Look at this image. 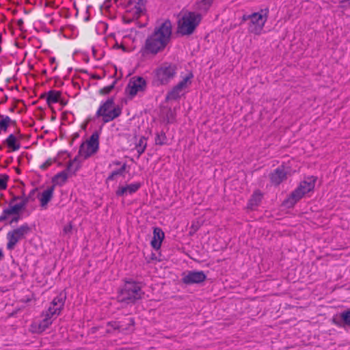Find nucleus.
<instances>
[{"label":"nucleus","instance_id":"f257e3e1","mask_svg":"<svg viewBox=\"0 0 350 350\" xmlns=\"http://www.w3.org/2000/svg\"><path fill=\"white\" fill-rule=\"evenodd\" d=\"M172 26L170 20L166 19L156 26L152 33L148 36L140 50L143 57L148 55H156L166 48L171 40Z\"/></svg>","mask_w":350,"mask_h":350},{"label":"nucleus","instance_id":"f03ea898","mask_svg":"<svg viewBox=\"0 0 350 350\" xmlns=\"http://www.w3.org/2000/svg\"><path fill=\"white\" fill-rule=\"evenodd\" d=\"M144 293L140 283L131 280L126 281L118 296L119 302L133 304L142 299Z\"/></svg>","mask_w":350,"mask_h":350},{"label":"nucleus","instance_id":"7ed1b4c3","mask_svg":"<svg viewBox=\"0 0 350 350\" xmlns=\"http://www.w3.org/2000/svg\"><path fill=\"white\" fill-rule=\"evenodd\" d=\"M202 19L201 14L195 12H187L178 23V31L183 36L193 33Z\"/></svg>","mask_w":350,"mask_h":350},{"label":"nucleus","instance_id":"20e7f679","mask_svg":"<svg viewBox=\"0 0 350 350\" xmlns=\"http://www.w3.org/2000/svg\"><path fill=\"white\" fill-rule=\"evenodd\" d=\"M121 113L122 108L119 105H115L114 97L111 96L101 103L95 116L102 117L103 123H107L119 117Z\"/></svg>","mask_w":350,"mask_h":350},{"label":"nucleus","instance_id":"39448f33","mask_svg":"<svg viewBox=\"0 0 350 350\" xmlns=\"http://www.w3.org/2000/svg\"><path fill=\"white\" fill-rule=\"evenodd\" d=\"M176 70L175 64L164 62L153 71L152 85L158 87L167 85L175 77Z\"/></svg>","mask_w":350,"mask_h":350},{"label":"nucleus","instance_id":"423d86ee","mask_svg":"<svg viewBox=\"0 0 350 350\" xmlns=\"http://www.w3.org/2000/svg\"><path fill=\"white\" fill-rule=\"evenodd\" d=\"M316 178L314 176L308 177L306 180L301 182L299 187L295 189L286 200V204L289 206L294 205L303 196L312 191L315 185Z\"/></svg>","mask_w":350,"mask_h":350},{"label":"nucleus","instance_id":"0eeeda50","mask_svg":"<svg viewBox=\"0 0 350 350\" xmlns=\"http://www.w3.org/2000/svg\"><path fill=\"white\" fill-rule=\"evenodd\" d=\"M31 231V228L27 224H24L21 226L9 231L7 233L6 238L8 243L6 245L7 250H13L16 244L25 238L26 235Z\"/></svg>","mask_w":350,"mask_h":350},{"label":"nucleus","instance_id":"6e6552de","mask_svg":"<svg viewBox=\"0 0 350 350\" xmlns=\"http://www.w3.org/2000/svg\"><path fill=\"white\" fill-rule=\"evenodd\" d=\"M269 9L261 10L260 12L251 14V19L248 23V30L255 35H260L267 21Z\"/></svg>","mask_w":350,"mask_h":350},{"label":"nucleus","instance_id":"1a4fd4ad","mask_svg":"<svg viewBox=\"0 0 350 350\" xmlns=\"http://www.w3.org/2000/svg\"><path fill=\"white\" fill-rule=\"evenodd\" d=\"M146 81L142 77H133L130 80L125 88V92L132 99L139 92H144L146 89Z\"/></svg>","mask_w":350,"mask_h":350},{"label":"nucleus","instance_id":"9d476101","mask_svg":"<svg viewBox=\"0 0 350 350\" xmlns=\"http://www.w3.org/2000/svg\"><path fill=\"white\" fill-rule=\"evenodd\" d=\"M99 148V133L96 131L79 146L77 153H96Z\"/></svg>","mask_w":350,"mask_h":350},{"label":"nucleus","instance_id":"9b49d317","mask_svg":"<svg viewBox=\"0 0 350 350\" xmlns=\"http://www.w3.org/2000/svg\"><path fill=\"white\" fill-rule=\"evenodd\" d=\"M206 275L203 271H189L184 274L182 281L184 284L190 285L203 282Z\"/></svg>","mask_w":350,"mask_h":350},{"label":"nucleus","instance_id":"f8f14e48","mask_svg":"<svg viewBox=\"0 0 350 350\" xmlns=\"http://www.w3.org/2000/svg\"><path fill=\"white\" fill-rule=\"evenodd\" d=\"M129 322L126 327H124L120 322L118 321H109L107 323V327L109 328L106 330V332L108 334L111 333L113 331L118 330L120 332H124L125 331L129 332L132 330L133 327L134 326L135 321L133 318L129 319Z\"/></svg>","mask_w":350,"mask_h":350},{"label":"nucleus","instance_id":"ddd939ff","mask_svg":"<svg viewBox=\"0 0 350 350\" xmlns=\"http://www.w3.org/2000/svg\"><path fill=\"white\" fill-rule=\"evenodd\" d=\"M65 301L66 296H63L60 294L52 300L47 310H51L53 314L59 316L64 308Z\"/></svg>","mask_w":350,"mask_h":350},{"label":"nucleus","instance_id":"4468645a","mask_svg":"<svg viewBox=\"0 0 350 350\" xmlns=\"http://www.w3.org/2000/svg\"><path fill=\"white\" fill-rule=\"evenodd\" d=\"M142 187L141 183H134L126 186H120L116 191L117 196H125L137 192Z\"/></svg>","mask_w":350,"mask_h":350},{"label":"nucleus","instance_id":"2eb2a0df","mask_svg":"<svg viewBox=\"0 0 350 350\" xmlns=\"http://www.w3.org/2000/svg\"><path fill=\"white\" fill-rule=\"evenodd\" d=\"M91 155L77 154L73 159H70L66 170L70 173L75 174L80 168L82 160L88 159Z\"/></svg>","mask_w":350,"mask_h":350},{"label":"nucleus","instance_id":"dca6fc26","mask_svg":"<svg viewBox=\"0 0 350 350\" xmlns=\"http://www.w3.org/2000/svg\"><path fill=\"white\" fill-rule=\"evenodd\" d=\"M335 325L339 327H350V310L343 311L333 319Z\"/></svg>","mask_w":350,"mask_h":350},{"label":"nucleus","instance_id":"f3484780","mask_svg":"<svg viewBox=\"0 0 350 350\" xmlns=\"http://www.w3.org/2000/svg\"><path fill=\"white\" fill-rule=\"evenodd\" d=\"M62 96V92L55 91V90H50L47 93H44L41 94L40 98H44L46 96V103L49 107H51V105L53 103H57L60 100V96Z\"/></svg>","mask_w":350,"mask_h":350},{"label":"nucleus","instance_id":"a211bd4d","mask_svg":"<svg viewBox=\"0 0 350 350\" xmlns=\"http://www.w3.org/2000/svg\"><path fill=\"white\" fill-rule=\"evenodd\" d=\"M270 178L273 184L278 185L286 178V172L283 167H279L271 174Z\"/></svg>","mask_w":350,"mask_h":350},{"label":"nucleus","instance_id":"6ab92c4d","mask_svg":"<svg viewBox=\"0 0 350 350\" xmlns=\"http://www.w3.org/2000/svg\"><path fill=\"white\" fill-rule=\"evenodd\" d=\"M164 239V232L160 228H154L153 230V238L151 241V246L155 249L159 250L161 247V243Z\"/></svg>","mask_w":350,"mask_h":350},{"label":"nucleus","instance_id":"aec40b11","mask_svg":"<svg viewBox=\"0 0 350 350\" xmlns=\"http://www.w3.org/2000/svg\"><path fill=\"white\" fill-rule=\"evenodd\" d=\"M54 186H51L44 190L40 195V202L42 208H46L48 203L51 200L53 196Z\"/></svg>","mask_w":350,"mask_h":350},{"label":"nucleus","instance_id":"412c9836","mask_svg":"<svg viewBox=\"0 0 350 350\" xmlns=\"http://www.w3.org/2000/svg\"><path fill=\"white\" fill-rule=\"evenodd\" d=\"M68 178V171L66 170H63L56 175H55L52 178V183L53 184V186H62L67 181Z\"/></svg>","mask_w":350,"mask_h":350},{"label":"nucleus","instance_id":"4be33fe9","mask_svg":"<svg viewBox=\"0 0 350 350\" xmlns=\"http://www.w3.org/2000/svg\"><path fill=\"white\" fill-rule=\"evenodd\" d=\"M261 200V192L259 190L255 191L248 201L247 208L251 210L255 209L260 204Z\"/></svg>","mask_w":350,"mask_h":350},{"label":"nucleus","instance_id":"5701e85b","mask_svg":"<svg viewBox=\"0 0 350 350\" xmlns=\"http://www.w3.org/2000/svg\"><path fill=\"white\" fill-rule=\"evenodd\" d=\"M4 144L10 150V151H16L20 148V143L14 134H10L5 140Z\"/></svg>","mask_w":350,"mask_h":350},{"label":"nucleus","instance_id":"b1692460","mask_svg":"<svg viewBox=\"0 0 350 350\" xmlns=\"http://www.w3.org/2000/svg\"><path fill=\"white\" fill-rule=\"evenodd\" d=\"M133 5V2L131 0H129L126 5V15H124L122 18L123 22L125 24H130L133 21L137 20L139 17H135V12H130L131 10V8H130L131 6Z\"/></svg>","mask_w":350,"mask_h":350},{"label":"nucleus","instance_id":"393cba45","mask_svg":"<svg viewBox=\"0 0 350 350\" xmlns=\"http://www.w3.org/2000/svg\"><path fill=\"white\" fill-rule=\"evenodd\" d=\"M146 1L144 0H136L133 7L131 6V10L130 12H135V17H140L145 9Z\"/></svg>","mask_w":350,"mask_h":350},{"label":"nucleus","instance_id":"a878e982","mask_svg":"<svg viewBox=\"0 0 350 350\" xmlns=\"http://www.w3.org/2000/svg\"><path fill=\"white\" fill-rule=\"evenodd\" d=\"M126 163H124L122 165L120 168L113 170L111 172V173L109 175V176L106 179V182L108 183L111 180H113L116 179L118 176H124V173L126 170Z\"/></svg>","mask_w":350,"mask_h":350},{"label":"nucleus","instance_id":"bb28decb","mask_svg":"<svg viewBox=\"0 0 350 350\" xmlns=\"http://www.w3.org/2000/svg\"><path fill=\"white\" fill-rule=\"evenodd\" d=\"M52 324V321L49 320L47 318L43 317L42 320H41L38 324L34 323V326L36 328V332H42L45 331Z\"/></svg>","mask_w":350,"mask_h":350},{"label":"nucleus","instance_id":"cd10ccee","mask_svg":"<svg viewBox=\"0 0 350 350\" xmlns=\"http://www.w3.org/2000/svg\"><path fill=\"white\" fill-rule=\"evenodd\" d=\"M180 90L176 85L174 86L172 89L169 91L165 96V100H177L180 98Z\"/></svg>","mask_w":350,"mask_h":350},{"label":"nucleus","instance_id":"c85d7f7f","mask_svg":"<svg viewBox=\"0 0 350 350\" xmlns=\"http://www.w3.org/2000/svg\"><path fill=\"white\" fill-rule=\"evenodd\" d=\"M213 0H200L195 4V9L197 10L207 12L213 4Z\"/></svg>","mask_w":350,"mask_h":350},{"label":"nucleus","instance_id":"c756f323","mask_svg":"<svg viewBox=\"0 0 350 350\" xmlns=\"http://www.w3.org/2000/svg\"><path fill=\"white\" fill-rule=\"evenodd\" d=\"M193 78V74L191 71H190L185 77L183 78V80H181L180 82H178V84L176 85L180 90H183V89L186 88L187 87V84H191V79Z\"/></svg>","mask_w":350,"mask_h":350},{"label":"nucleus","instance_id":"7c9ffc66","mask_svg":"<svg viewBox=\"0 0 350 350\" xmlns=\"http://www.w3.org/2000/svg\"><path fill=\"white\" fill-rule=\"evenodd\" d=\"M11 118L8 116L0 118V130L6 132L10 126Z\"/></svg>","mask_w":350,"mask_h":350},{"label":"nucleus","instance_id":"2f4dec72","mask_svg":"<svg viewBox=\"0 0 350 350\" xmlns=\"http://www.w3.org/2000/svg\"><path fill=\"white\" fill-rule=\"evenodd\" d=\"M12 215H16V213L14 212L13 208L11 206V204H10L8 208L3 209L2 214L0 216V221H5L8 216Z\"/></svg>","mask_w":350,"mask_h":350},{"label":"nucleus","instance_id":"473e14b6","mask_svg":"<svg viewBox=\"0 0 350 350\" xmlns=\"http://www.w3.org/2000/svg\"><path fill=\"white\" fill-rule=\"evenodd\" d=\"M167 139L163 131H161L160 133H157L155 137V144L157 145H163L167 144Z\"/></svg>","mask_w":350,"mask_h":350},{"label":"nucleus","instance_id":"72a5a7b5","mask_svg":"<svg viewBox=\"0 0 350 350\" xmlns=\"http://www.w3.org/2000/svg\"><path fill=\"white\" fill-rule=\"evenodd\" d=\"M116 82L117 80H114L111 85L101 88L98 92L99 94L100 95L109 94L114 89Z\"/></svg>","mask_w":350,"mask_h":350},{"label":"nucleus","instance_id":"f704fd0d","mask_svg":"<svg viewBox=\"0 0 350 350\" xmlns=\"http://www.w3.org/2000/svg\"><path fill=\"white\" fill-rule=\"evenodd\" d=\"M57 162V158H49L45 162L40 165V168L42 170H47L52 164Z\"/></svg>","mask_w":350,"mask_h":350},{"label":"nucleus","instance_id":"c9c22d12","mask_svg":"<svg viewBox=\"0 0 350 350\" xmlns=\"http://www.w3.org/2000/svg\"><path fill=\"white\" fill-rule=\"evenodd\" d=\"M9 176L6 174H0V190H4L8 187Z\"/></svg>","mask_w":350,"mask_h":350},{"label":"nucleus","instance_id":"e433bc0d","mask_svg":"<svg viewBox=\"0 0 350 350\" xmlns=\"http://www.w3.org/2000/svg\"><path fill=\"white\" fill-rule=\"evenodd\" d=\"M42 316L44 318H47L49 320H51L52 322L56 319L57 317L55 314L51 312V310H46L43 312Z\"/></svg>","mask_w":350,"mask_h":350},{"label":"nucleus","instance_id":"4c0bfd02","mask_svg":"<svg viewBox=\"0 0 350 350\" xmlns=\"http://www.w3.org/2000/svg\"><path fill=\"white\" fill-rule=\"evenodd\" d=\"M13 158L12 157H8L6 158H4L3 155L0 157V166L2 167H5L8 163L10 162H12Z\"/></svg>","mask_w":350,"mask_h":350},{"label":"nucleus","instance_id":"58836bf2","mask_svg":"<svg viewBox=\"0 0 350 350\" xmlns=\"http://www.w3.org/2000/svg\"><path fill=\"white\" fill-rule=\"evenodd\" d=\"M21 197L22 199L21 200V202H19V204H23V208L24 209L27 204L31 201V200L27 196H26L24 193L21 196Z\"/></svg>","mask_w":350,"mask_h":350},{"label":"nucleus","instance_id":"ea45409f","mask_svg":"<svg viewBox=\"0 0 350 350\" xmlns=\"http://www.w3.org/2000/svg\"><path fill=\"white\" fill-rule=\"evenodd\" d=\"M21 197L22 199L21 200V202H19V204H23V208L24 209L27 204L31 201V200L27 196H26L24 193L21 196Z\"/></svg>","mask_w":350,"mask_h":350},{"label":"nucleus","instance_id":"a19ab883","mask_svg":"<svg viewBox=\"0 0 350 350\" xmlns=\"http://www.w3.org/2000/svg\"><path fill=\"white\" fill-rule=\"evenodd\" d=\"M21 197L22 199L21 200V202H19V204H23V208L24 209L27 204L31 201V200L27 196H26L24 193L21 196Z\"/></svg>","mask_w":350,"mask_h":350},{"label":"nucleus","instance_id":"79ce46f5","mask_svg":"<svg viewBox=\"0 0 350 350\" xmlns=\"http://www.w3.org/2000/svg\"><path fill=\"white\" fill-rule=\"evenodd\" d=\"M11 206L13 208V209H14V212L16 213V215H18L19 213L21 212V211L23 209V204L20 205L19 203L14 204L13 206L11 204Z\"/></svg>","mask_w":350,"mask_h":350},{"label":"nucleus","instance_id":"37998d69","mask_svg":"<svg viewBox=\"0 0 350 350\" xmlns=\"http://www.w3.org/2000/svg\"><path fill=\"white\" fill-rule=\"evenodd\" d=\"M11 206L13 208V209H14V212L16 213V215H18L19 213L21 212V211L23 209V204L20 205L19 203L14 204L13 206L11 204Z\"/></svg>","mask_w":350,"mask_h":350},{"label":"nucleus","instance_id":"c03bdc74","mask_svg":"<svg viewBox=\"0 0 350 350\" xmlns=\"http://www.w3.org/2000/svg\"><path fill=\"white\" fill-rule=\"evenodd\" d=\"M38 189L35 188L31 190V191L29 193L27 197L31 200V201H33L35 200V195Z\"/></svg>","mask_w":350,"mask_h":350},{"label":"nucleus","instance_id":"a18cd8bd","mask_svg":"<svg viewBox=\"0 0 350 350\" xmlns=\"http://www.w3.org/2000/svg\"><path fill=\"white\" fill-rule=\"evenodd\" d=\"M340 3L342 4L340 5L342 8H347L350 6V0H340Z\"/></svg>","mask_w":350,"mask_h":350},{"label":"nucleus","instance_id":"49530a36","mask_svg":"<svg viewBox=\"0 0 350 350\" xmlns=\"http://www.w3.org/2000/svg\"><path fill=\"white\" fill-rule=\"evenodd\" d=\"M250 19H251V14H243L241 18V23L245 22L247 21H250Z\"/></svg>","mask_w":350,"mask_h":350},{"label":"nucleus","instance_id":"de8ad7c7","mask_svg":"<svg viewBox=\"0 0 350 350\" xmlns=\"http://www.w3.org/2000/svg\"><path fill=\"white\" fill-rule=\"evenodd\" d=\"M16 160H17V162L19 165H23V163H24V157H23V154H21V155H19L17 158H16Z\"/></svg>","mask_w":350,"mask_h":350},{"label":"nucleus","instance_id":"09e8293b","mask_svg":"<svg viewBox=\"0 0 350 350\" xmlns=\"http://www.w3.org/2000/svg\"><path fill=\"white\" fill-rule=\"evenodd\" d=\"M23 24H24V22L22 18L17 21V26L21 31H23Z\"/></svg>","mask_w":350,"mask_h":350},{"label":"nucleus","instance_id":"8fccbe9b","mask_svg":"<svg viewBox=\"0 0 350 350\" xmlns=\"http://www.w3.org/2000/svg\"><path fill=\"white\" fill-rule=\"evenodd\" d=\"M21 199H22L21 196H14L12 198V200H11L10 203V204H12L14 202H15L16 200H21Z\"/></svg>","mask_w":350,"mask_h":350},{"label":"nucleus","instance_id":"3c124183","mask_svg":"<svg viewBox=\"0 0 350 350\" xmlns=\"http://www.w3.org/2000/svg\"><path fill=\"white\" fill-rule=\"evenodd\" d=\"M90 77L92 79H96V80H100L103 78L102 77H100V75H98L97 74H92Z\"/></svg>","mask_w":350,"mask_h":350},{"label":"nucleus","instance_id":"603ef678","mask_svg":"<svg viewBox=\"0 0 350 350\" xmlns=\"http://www.w3.org/2000/svg\"><path fill=\"white\" fill-rule=\"evenodd\" d=\"M111 1H112V0H105V3H104V4L105 5V6H106L107 8H109V7H110V5H110V3H111ZM113 1H114V2H116H116H118L119 0H113Z\"/></svg>","mask_w":350,"mask_h":350},{"label":"nucleus","instance_id":"864d4df0","mask_svg":"<svg viewBox=\"0 0 350 350\" xmlns=\"http://www.w3.org/2000/svg\"><path fill=\"white\" fill-rule=\"evenodd\" d=\"M8 99V96L4 95V96L0 100V105L7 102Z\"/></svg>","mask_w":350,"mask_h":350},{"label":"nucleus","instance_id":"5fc2aeb1","mask_svg":"<svg viewBox=\"0 0 350 350\" xmlns=\"http://www.w3.org/2000/svg\"><path fill=\"white\" fill-rule=\"evenodd\" d=\"M58 103H59L62 106H65L66 105H67L68 100H65L60 96V100Z\"/></svg>","mask_w":350,"mask_h":350},{"label":"nucleus","instance_id":"6e6d98bb","mask_svg":"<svg viewBox=\"0 0 350 350\" xmlns=\"http://www.w3.org/2000/svg\"><path fill=\"white\" fill-rule=\"evenodd\" d=\"M16 108V105H14L10 108H9V111L10 112H14Z\"/></svg>","mask_w":350,"mask_h":350},{"label":"nucleus","instance_id":"4d7b16f0","mask_svg":"<svg viewBox=\"0 0 350 350\" xmlns=\"http://www.w3.org/2000/svg\"><path fill=\"white\" fill-rule=\"evenodd\" d=\"M92 54H93L94 57H96V50L95 47L92 46Z\"/></svg>","mask_w":350,"mask_h":350},{"label":"nucleus","instance_id":"13d9d810","mask_svg":"<svg viewBox=\"0 0 350 350\" xmlns=\"http://www.w3.org/2000/svg\"><path fill=\"white\" fill-rule=\"evenodd\" d=\"M144 149H145V146H144V148H139V149L137 150V153H138V154L143 153V152H144Z\"/></svg>","mask_w":350,"mask_h":350},{"label":"nucleus","instance_id":"bf43d9fd","mask_svg":"<svg viewBox=\"0 0 350 350\" xmlns=\"http://www.w3.org/2000/svg\"><path fill=\"white\" fill-rule=\"evenodd\" d=\"M70 230H71V226H69V227H67V226H66V227H65V228H64V232H69V231H70Z\"/></svg>","mask_w":350,"mask_h":350},{"label":"nucleus","instance_id":"052dcab7","mask_svg":"<svg viewBox=\"0 0 350 350\" xmlns=\"http://www.w3.org/2000/svg\"><path fill=\"white\" fill-rule=\"evenodd\" d=\"M16 120H12V119H11L10 125H12V126H16Z\"/></svg>","mask_w":350,"mask_h":350},{"label":"nucleus","instance_id":"680f3d73","mask_svg":"<svg viewBox=\"0 0 350 350\" xmlns=\"http://www.w3.org/2000/svg\"><path fill=\"white\" fill-rule=\"evenodd\" d=\"M55 62V57H53L50 58V63L53 64Z\"/></svg>","mask_w":350,"mask_h":350},{"label":"nucleus","instance_id":"e2e57ef3","mask_svg":"<svg viewBox=\"0 0 350 350\" xmlns=\"http://www.w3.org/2000/svg\"><path fill=\"white\" fill-rule=\"evenodd\" d=\"M18 221V217H14L12 219L11 222H17Z\"/></svg>","mask_w":350,"mask_h":350},{"label":"nucleus","instance_id":"0e129e2a","mask_svg":"<svg viewBox=\"0 0 350 350\" xmlns=\"http://www.w3.org/2000/svg\"><path fill=\"white\" fill-rule=\"evenodd\" d=\"M4 255L1 250H0V260L3 259Z\"/></svg>","mask_w":350,"mask_h":350},{"label":"nucleus","instance_id":"69168bd1","mask_svg":"<svg viewBox=\"0 0 350 350\" xmlns=\"http://www.w3.org/2000/svg\"><path fill=\"white\" fill-rule=\"evenodd\" d=\"M46 73H47V71H46V70H43L42 71V73H41V74H42V75H46Z\"/></svg>","mask_w":350,"mask_h":350},{"label":"nucleus","instance_id":"338daca9","mask_svg":"<svg viewBox=\"0 0 350 350\" xmlns=\"http://www.w3.org/2000/svg\"><path fill=\"white\" fill-rule=\"evenodd\" d=\"M57 153L62 154V153H68L66 150H60Z\"/></svg>","mask_w":350,"mask_h":350},{"label":"nucleus","instance_id":"774afa93","mask_svg":"<svg viewBox=\"0 0 350 350\" xmlns=\"http://www.w3.org/2000/svg\"><path fill=\"white\" fill-rule=\"evenodd\" d=\"M84 21H86V22H87V21H90V16H86V17L84 18Z\"/></svg>","mask_w":350,"mask_h":350}]
</instances>
